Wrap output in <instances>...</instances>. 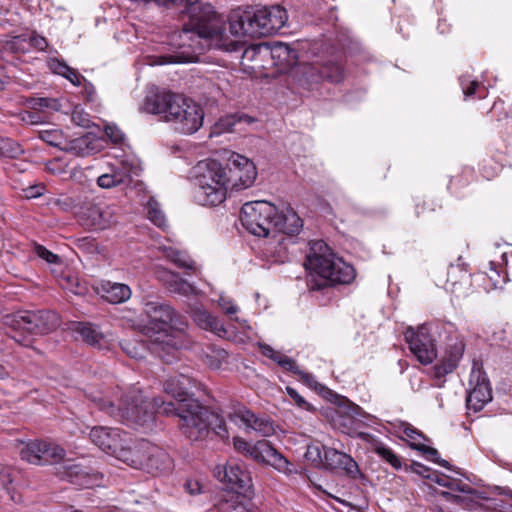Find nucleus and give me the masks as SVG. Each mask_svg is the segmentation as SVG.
<instances>
[{
  "label": "nucleus",
  "instance_id": "f704fd0d",
  "mask_svg": "<svg viewBox=\"0 0 512 512\" xmlns=\"http://www.w3.org/2000/svg\"><path fill=\"white\" fill-rule=\"evenodd\" d=\"M161 250L164 256L173 263H175L177 266L190 270L196 269L195 262L185 251L177 250L173 247L166 246L162 247Z\"/></svg>",
  "mask_w": 512,
  "mask_h": 512
},
{
  "label": "nucleus",
  "instance_id": "37998d69",
  "mask_svg": "<svg viewBox=\"0 0 512 512\" xmlns=\"http://www.w3.org/2000/svg\"><path fill=\"white\" fill-rule=\"evenodd\" d=\"M34 252L38 257L45 260L47 263L58 267L62 266V259L58 255L46 249L44 246L35 245Z\"/></svg>",
  "mask_w": 512,
  "mask_h": 512
},
{
  "label": "nucleus",
  "instance_id": "4be33fe9",
  "mask_svg": "<svg viewBox=\"0 0 512 512\" xmlns=\"http://www.w3.org/2000/svg\"><path fill=\"white\" fill-rule=\"evenodd\" d=\"M333 417V425L342 433L350 434L355 429V422L358 417H363L365 412L363 409L344 398L336 410Z\"/></svg>",
  "mask_w": 512,
  "mask_h": 512
},
{
  "label": "nucleus",
  "instance_id": "bf43d9fd",
  "mask_svg": "<svg viewBox=\"0 0 512 512\" xmlns=\"http://www.w3.org/2000/svg\"><path fill=\"white\" fill-rule=\"evenodd\" d=\"M97 184L99 187L103 189H110L113 187L120 186L116 182L115 176H113L111 172L100 175L97 179Z\"/></svg>",
  "mask_w": 512,
  "mask_h": 512
},
{
  "label": "nucleus",
  "instance_id": "f03ea898",
  "mask_svg": "<svg viewBox=\"0 0 512 512\" xmlns=\"http://www.w3.org/2000/svg\"><path fill=\"white\" fill-rule=\"evenodd\" d=\"M143 109L150 114L162 115L165 121L170 122L182 134H193L203 124L204 112L201 106L170 91L147 95Z\"/></svg>",
  "mask_w": 512,
  "mask_h": 512
},
{
  "label": "nucleus",
  "instance_id": "f3484780",
  "mask_svg": "<svg viewBox=\"0 0 512 512\" xmlns=\"http://www.w3.org/2000/svg\"><path fill=\"white\" fill-rule=\"evenodd\" d=\"M464 348V343L459 340H455L447 345L440 362L432 369V376L436 380L435 386L441 388L445 383L444 377L457 368L463 356Z\"/></svg>",
  "mask_w": 512,
  "mask_h": 512
},
{
  "label": "nucleus",
  "instance_id": "423d86ee",
  "mask_svg": "<svg viewBox=\"0 0 512 512\" xmlns=\"http://www.w3.org/2000/svg\"><path fill=\"white\" fill-rule=\"evenodd\" d=\"M179 418L182 433L191 441L205 440L211 430L222 438L227 437L224 420L195 399L179 405Z\"/></svg>",
  "mask_w": 512,
  "mask_h": 512
},
{
  "label": "nucleus",
  "instance_id": "3c124183",
  "mask_svg": "<svg viewBox=\"0 0 512 512\" xmlns=\"http://www.w3.org/2000/svg\"><path fill=\"white\" fill-rule=\"evenodd\" d=\"M403 433L404 435L409 439L411 440L412 442L410 443V446L414 443H421L420 441L421 440H425V436L424 434L419 431L418 429H416L415 427L409 425V424H406L404 426V429H403Z\"/></svg>",
  "mask_w": 512,
  "mask_h": 512
},
{
  "label": "nucleus",
  "instance_id": "20e7f679",
  "mask_svg": "<svg viewBox=\"0 0 512 512\" xmlns=\"http://www.w3.org/2000/svg\"><path fill=\"white\" fill-rule=\"evenodd\" d=\"M309 245L304 267L310 274L318 276L330 285L353 283L357 273L351 264L337 257L323 240L311 241Z\"/></svg>",
  "mask_w": 512,
  "mask_h": 512
},
{
  "label": "nucleus",
  "instance_id": "c03bdc74",
  "mask_svg": "<svg viewBox=\"0 0 512 512\" xmlns=\"http://www.w3.org/2000/svg\"><path fill=\"white\" fill-rule=\"evenodd\" d=\"M29 105L33 109L44 110H58L60 107L59 102L53 98H32L29 101Z\"/></svg>",
  "mask_w": 512,
  "mask_h": 512
},
{
  "label": "nucleus",
  "instance_id": "774afa93",
  "mask_svg": "<svg viewBox=\"0 0 512 512\" xmlns=\"http://www.w3.org/2000/svg\"><path fill=\"white\" fill-rule=\"evenodd\" d=\"M63 77L68 79L75 86H81L82 81L84 80V77L77 70L71 67L69 72H67Z\"/></svg>",
  "mask_w": 512,
  "mask_h": 512
},
{
  "label": "nucleus",
  "instance_id": "39448f33",
  "mask_svg": "<svg viewBox=\"0 0 512 512\" xmlns=\"http://www.w3.org/2000/svg\"><path fill=\"white\" fill-rule=\"evenodd\" d=\"M3 325L10 329L8 334L17 343L30 346L31 337L44 336L61 325L60 315L53 310L19 311L1 316Z\"/></svg>",
  "mask_w": 512,
  "mask_h": 512
},
{
  "label": "nucleus",
  "instance_id": "4d7b16f0",
  "mask_svg": "<svg viewBox=\"0 0 512 512\" xmlns=\"http://www.w3.org/2000/svg\"><path fill=\"white\" fill-rule=\"evenodd\" d=\"M452 491H458L465 494H475L476 490L472 488L470 485L463 483L458 479L451 478L449 488Z\"/></svg>",
  "mask_w": 512,
  "mask_h": 512
},
{
  "label": "nucleus",
  "instance_id": "e433bc0d",
  "mask_svg": "<svg viewBox=\"0 0 512 512\" xmlns=\"http://www.w3.org/2000/svg\"><path fill=\"white\" fill-rule=\"evenodd\" d=\"M471 275L468 273L466 269L459 265H451L448 269L447 273V283L451 286H464V285H472L471 283Z\"/></svg>",
  "mask_w": 512,
  "mask_h": 512
},
{
  "label": "nucleus",
  "instance_id": "a19ab883",
  "mask_svg": "<svg viewBox=\"0 0 512 512\" xmlns=\"http://www.w3.org/2000/svg\"><path fill=\"white\" fill-rule=\"evenodd\" d=\"M122 350L131 358L142 359L145 357V344L136 340L125 339L120 342Z\"/></svg>",
  "mask_w": 512,
  "mask_h": 512
},
{
  "label": "nucleus",
  "instance_id": "393cba45",
  "mask_svg": "<svg viewBox=\"0 0 512 512\" xmlns=\"http://www.w3.org/2000/svg\"><path fill=\"white\" fill-rule=\"evenodd\" d=\"M146 455L143 458L140 469L148 473L165 472L171 469L172 459L170 455L157 445L149 442Z\"/></svg>",
  "mask_w": 512,
  "mask_h": 512
},
{
  "label": "nucleus",
  "instance_id": "dca6fc26",
  "mask_svg": "<svg viewBox=\"0 0 512 512\" xmlns=\"http://www.w3.org/2000/svg\"><path fill=\"white\" fill-rule=\"evenodd\" d=\"M405 339L411 352L422 364H429L436 358L437 352L434 343L425 326L419 327L417 331L409 328L405 332Z\"/></svg>",
  "mask_w": 512,
  "mask_h": 512
},
{
  "label": "nucleus",
  "instance_id": "bb28decb",
  "mask_svg": "<svg viewBox=\"0 0 512 512\" xmlns=\"http://www.w3.org/2000/svg\"><path fill=\"white\" fill-rule=\"evenodd\" d=\"M193 386V381L184 374H175L168 377L163 383V391L172 398L179 401V405L188 402L191 398L190 390Z\"/></svg>",
  "mask_w": 512,
  "mask_h": 512
},
{
  "label": "nucleus",
  "instance_id": "9d476101",
  "mask_svg": "<svg viewBox=\"0 0 512 512\" xmlns=\"http://www.w3.org/2000/svg\"><path fill=\"white\" fill-rule=\"evenodd\" d=\"M231 190L239 191L251 187L257 178V169L249 158L232 153L224 166Z\"/></svg>",
  "mask_w": 512,
  "mask_h": 512
},
{
  "label": "nucleus",
  "instance_id": "0e129e2a",
  "mask_svg": "<svg viewBox=\"0 0 512 512\" xmlns=\"http://www.w3.org/2000/svg\"><path fill=\"white\" fill-rule=\"evenodd\" d=\"M426 478L431 479L432 481L436 482L438 485L449 488L450 485V479L451 477L446 476L444 474H437L436 472L428 473L426 475Z\"/></svg>",
  "mask_w": 512,
  "mask_h": 512
},
{
  "label": "nucleus",
  "instance_id": "338daca9",
  "mask_svg": "<svg viewBox=\"0 0 512 512\" xmlns=\"http://www.w3.org/2000/svg\"><path fill=\"white\" fill-rule=\"evenodd\" d=\"M59 285L61 288H67L69 286H79L80 283L78 281V278L76 276H74L70 271L63 275L60 282H59Z\"/></svg>",
  "mask_w": 512,
  "mask_h": 512
},
{
  "label": "nucleus",
  "instance_id": "58836bf2",
  "mask_svg": "<svg viewBox=\"0 0 512 512\" xmlns=\"http://www.w3.org/2000/svg\"><path fill=\"white\" fill-rule=\"evenodd\" d=\"M97 295L111 304H120L131 297V290H96Z\"/></svg>",
  "mask_w": 512,
  "mask_h": 512
},
{
  "label": "nucleus",
  "instance_id": "603ef678",
  "mask_svg": "<svg viewBox=\"0 0 512 512\" xmlns=\"http://www.w3.org/2000/svg\"><path fill=\"white\" fill-rule=\"evenodd\" d=\"M411 448L422 452L431 461L436 462V460L439 458L438 450L425 444L414 443L411 445Z\"/></svg>",
  "mask_w": 512,
  "mask_h": 512
},
{
  "label": "nucleus",
  "instance_id": "2f4dec72",
  "mask_svg": "<svg viewBox=\"0 0 512 512\" xmlns=\"http://www.w3.org/2000/svg\"><path fill=\"white\" fill-rule=\"evenodd\" d=\"M140 171L139 165L135 161H121L118 166H113L110 172L115 176L116 182L121 185L131 183L134 176H138Z\"/></svg>",
  "mask_w": 512,
  "mask_h": 512
},
{
  "label": "nucleus",
  "instance_id": "2eb2a0df",
  "mask_svg": "<svg viewBox=\"0 0 512 512\" xmlns=\"http://www.w3.org/2000/svg\"><path fill=\"white\" fill-rule=\"evenodd\" d=\"M303 75L311 83L329 81L340 83L345 76L342 64L333 60L313 61L303 65Z\"/></svg>",
  "mask_w": 512,
  "mask_h": 512
},
{
  "label": "nucleus",
  "instance_id": "cd10ccee",
  "mask_svg": "<svg viewBox=\"0 0 512 512\" xmlns=\"http://www.w3.org/2000/svg\"><path fill=\"white\" fill-rule=\"evenodd\" d=\"M302 227L303 221L291 207L286 206L281 211L277 209L274 219V231L294 235L298 234Z\"/></svg>",
  "mask_w": 512,
  "mask_h": 512
},
{
  "label": "nucleus",
  "instance_id": "a18cd8bd",
  "mask_svg": "<svg viewBox=\"0 0 512 512\" xmlns=\"http://www.w3.org/2000/svg\"><path fill=\"white\" fill-rule=\"evenodd\" d=\"M217 303H218V306L221 308V310L231 317L233 315H236L237 312L239 311V308L234 303V301L231 298H229L223 294L219 295V297L217 299Z\"/></svg>",
  "mask_w": 512,
  "mask_h": 512
},
{
  "label": "nucleus",
  "instance_id": "1a4fd4ad",
  "mask_svg": "<svg viewBox=\"0 0 512 512\" xmlns=\"http://www.w3.org/2000/svg\"><path fill=\"white\" fill-rule=\"evenodd\" d=\"M277 207L267 201L247 202L241 209V223L251 234L267 237L274 231Z\"/></svg>",
  "mask_w": 512,
  "mask_h": 512
},
{
  "label": "nucleus",
  "instance_id": "f257e3e1",
  "mask_svg": "<svg viewBox=\"0 0 512 512\" xmlns=\"http://www.w3.org/2000/svg\"><path fill=\"white\" fill-rule=\"evenodd\" d=\"M95 406L106 412L115 420L131 426H148L154 421L155 413L179 417V401L165 402L161 397H155L152 403L144 399L142 393L131 392L119 401L118 406L103 398H94Z\"/></svg>",
  "mask_w": 512,
  "mask_h": 512
},
{
  "label": "nucleus",
  "instance_id": "de8ad7c7",
  "mask_svg": "<svg viewBox=\"0 0 512 512\" xmlns=\"http://www.w3.org/2000/svg\"><path fill=\"white\" fill-rule=\"evenodd\" d=\"M286 392L291 398V400L301 409L310 411L312 410V405L308 403L297 391L296 389L287 386Z\"/></svg>",
  "mask_w": 512,
  "mask_h": 512
},
{
  "label": "nucleus",
  "instance_id": "6e6d98bb",
  "mask_svg": "<svg viewBox=\"0 0 512 512\" xmlns=\"http://www.w3.org/2000/svg\"><path fill=\"white\" fill-rule=\"evenodd\" d=\"M72 121L81 127L88 128L90 127L91 120L89 119L88 115L81 109L75 108L72 112Z\"/></svg>",
  "mask_w": 512,
  "mask_h": 512
},
{
  "label": "nucleus",
  "instance_id": "680f3d73",
  "mask_svg": "<svg viewBox=\"0 0 512 512\" xmlns=\"http://www.w3.org/2000/svg\"><path fill=\"white\" fill-rule=\"evenodd\" d=\"M233 445L238 452L243 453L244 455H247L252 458L253 445H251L250 443H248L247 441L240 437L234 438Z\"/></svg>",
  "mask_w": 512,
  "mask_h": 512
},
{
  "label": "nucleus",
  "instance_id": "09e8293b",
  "mask_svg": "<svg viewBox=\"0 0 512 512\" xmlns=\"http://www.w3.org/2000/svg\"><path fill=\"white\" fill-rule=\"evenodd\" d=\"M105 134L115 144H121L125 139L124 133L114 124L105 126Z\"/></svg>",
  "mask_w": 512,
  "mask_h": 512
},
{
  "label": "nucleus",
  "instance_id": "052dcab7",
  "mask_svg": "<svg viewBox=\"0 0 512 512\" xmlns=\"http://www.w3.org/2000/svg\"><path fill=\"white\" fill-rule=\"evenodd\" d=\"M291 373L295 374V375H298L299 376V380L301 382H303L305 385H307L308 387H313V388H316L317 387V381L315 380L314 376L312 374H309V373H306V372H303L299 367L298 365L296 364V370L294 371H290Z\"/></svg>",
  "mask_w": 512,
  "mask_h": 512
},
{
  "label": "nucleus",
  "instance_id": "c756f323",
  "mask_svg": "<svg viewBox=\"0 0 512 512\" xmlns=\"http://www.w3.org/2000/svg\"><path fill=\"white\" fill-rule=\"evenodd\" d=\"M359 437L371 445V449L384 461L389 463L394 469L401 468V459L386 445L379 441L374 435L361 432Z\"/></svg>",
  "mask_w": 512,
  "mask_h": 512
},
{
  "label": "nucleus",
  "instance_id": "13d9d810",
  "mask_svg": "<svg viewBox=\"0 0 512 512\" xmlns=\"http://www.w3.org/2000/svg\"><path fill=\"white\" fill-rule=\"evenodd\" d=\"M460 85L462 87L463 93L466 97H470L474 95L476 88L479 87V83L475 80H469L467 77L462 76L460 78Z\"/></svg>",
  "mask_w": 512,
  "mask_h": 512
},
{
  "label": "nucleus",
  "instance_id": "6e6552de",
  "mask_svg": "<svg viewBox=\"0 0 512 512\" xmlns=\"http://www.w3.org/2000/svg\"><path fill=\"white\" fill-rule=\"evenodd\" d=\"M224 165L212 160L200 162L195 167V198L203 206H215L222 203L229 184Z\"/></svg>",
  "mask_w": 512,
  "mask_h": 512
},
{
  "label": "nucleus",
  "instance_id": "72a5a7b5",
  "mask_svg": "<svg viewBox=\"0 0 512 512\" xmlns=\"http://www.w3.org/2000/svg\"><path fill=\"white\" fill-rule=\"evenodd\" d=\"M259 349L262 355L265 357L270 358L274 362H276L279 366H281L283 369L287 371H294L296 370V362L290 357H287L286 355L275 351L270 345L268 344H259Z\"/></svg>",
  "mask_w": 512,
  "mask_h": 512
},
{
  "label": "nucleus",
  "instance_id": "864d4df0",
  "mask_svg": "<svg viewBox=\"0 0 512 512\" xmlns=\"http://www.w3.org/2000/svg\"><path fill=\"white\" fill-rule=\"evenodd\" d=\"M441 495L449 502L455 503L457 505L472 508L474 502L472 500H468L466 497L452 494L450 492L443 491Z\"/></svg>",
  "mask_w": 512,
  "mask_h": 512
},
{
  "label": "nucleus",
  "instance_id": "69168bd1",
  "mask_svg": "<svg viewBox=\"0 0 512 512\" xmlns=\"http://www.w3.org/2000/svg\"><path fill=\"white\" fill-rule=\"evenodd\" d=\"M27 40L29 43V47H34L40 51L44 50L47 47V41L42 36L32 35Z\"/></svg>",
  "mask_w": 512,
  "mask_h": 512
},
{
  "label": "nucleus",
  "instance_id": "473e14b6",
  "mask_svg": "<svg viewBox=\"0 0 512 512\" xmlns=\"http://www.w3.org/2000/svg\"><path fill=\"white\" fill-rule=\"evenodd\" d=\"M244 493L226 492L217 504L219 512H247L244 503Z\"/></svg>",
  "mask_w": 512,
  "mask_h": 512
},
{
  "label": "nucleus",
  "instance_id": "b1692460",
  "mask_svg": "<svg viewBox=\"0 0 512 512\" xmlns=\"http://www.w3.org/2000/svg\"><path fill=\"white\" fill-rule=\"evenodd\" d=\"M129 440L128 436H126L122 445H120L113 456L133 468L140 469L141 465H143L142 461L146 455V446H148L149 442L141 440L134 443L133 446H129Z\"/></svg>",
  "mask_w": 512,
  "mask_h": 512
},
{
  "label": "nucleus",
  "instance_id": "6ab92c4d",
  "mask_svg": "<svg viewBox=\"0 0 512 512\" xmlns=\"http://www.w3.org/2000/svg\"><path fill=\"white\" fill-rule=\"evenodd\" d=\"M216 475L229 485L231 492L247 493L252 486L249 472L235 462H229L225 467L218 468Z\"/></svg>",
  "mask_w": 512,
  "mask_h": 512
},
{
  "label": "nucleus",
  "instance_id": "a211bd4d",
  "mask_svg": "<svg viewBox=\"0 0 512 512\" xmlns=\"http://www.w3.org/2000/svg\"><path fill=\"white\" fill-rule=\"evenodd\" d=\"M228 418L236 424H243L247 429L253 430L262 436L273 434L274 427L270 419L258 417L245 406L238 405L228 413Z\"/></svg>",
  "mask_w": 512,
  "mask_h": 512
},
{
  "label": "nucleus",
  "instance_id": "aec40b11",
  "mask_svg": "<svg viewBox=\"0 0 512 512\" xmlns=\"http://www.w3.org/2000/svg\"><path fill=\"white\" fill-rule=\"evenodd\" d=\"M252 459L268 464L285 474L292 472L290 462L266 440H260L253 444Z\"/></svg>",
  "mask_w": 512,
  "mask_h": 512
},
{
  "label": "nucleus",
  "instance_id": "c9c22d12",
  "mask_svg": "<svg viewBox=\"0 0 512 512\" xmlns=\"http://www.w3.org/2000/svg\"><path fill=\"white\" fill-rule=\"evenodd\" d=\"M251 122L250 117L246 115H228L221 118L215 125L214 133L234 132L237 131V126L242 122Z\"/></svg>",
  "mask_w": 512,
  "mask_h": 512
},
{
  "label": "nucleus",
  "instance_id": "8fccbe9b",
  "mask_svg": "<svg viewBox=\"0 0 512 512\" xmlns=\"http://www.w3.org/2000/svg\"><path fill=\"white\" fill-rule=\"evenodd\" d=\"M214 355H207V363L212 368H219L221 363L226 361L228 353L224 349H217L213 351Z\"/></svg>",
  "mask_w": 512,
  "mask_h": 512
},
{
  "label": "nucleus",
  "instance_id": "412c9836",
  "mask_svg": "<svg viewBox=\"0 0 512 512\" xmlns=\"http://www.w3.org/2000/svg\"><path fill=\"white\" fill-rule=\"evenodd\" d=\"M89 436L102 451L113 456L128 434L118 428L96 426L91 429Z\"/></svg>",
  "mask_w": 512,
  "mask_h": 512
},
{
  "label": "nucleus",
  "instance_id": "ea45409f",
  "mask_svg": "<svg viewBox=\"0 0 512 512\" xmlns=\"http://www.w3.org/2000/svg\"><path fill=\"white\" fill-rule=\"evenodd\" d=\"M23 154L21 145L10 138H0V155L6 158H18Z\"/></svg>",
  "mask_w": 512,
  "mask_h": 512
},
{
  "label": "nucleus",
  "instance_id": "4468645a",
  "mask_svg": "<svg viewBox=\"0 0 512 512\" xmlns=\"http://www.w3.org/2000/svg\"><path fill=\"white\" fill-rule=\"evenodd\" d=\"M78 221L89 229H106L116 222L115 208L105 204L86 203L78 212Z\"/></svg>",
  "mask_w": 512,
  "mask_h": 512
},
{
  "label": "nucleus",
  "instance_id": "ddd939ff",
  "mask_svg": "<svg viewBox=\"0 0 512 512\" xmlns=\"http://www.w3.org/2000/svg\"><path fill=\"white\" fill-rule=\"evenodd\" d=\"M55 475L62 481H67L80 488H91L98 485L102 476L91 472L89 467L78 464L72 460H65L55 466Z\"/></svg>",
  "mask_w": 512,
  "mask_h": 512
},
{
  "label": "nucleus",
  "instance_id": "4c0bfd02",
  "mask_svg": "<svg viewBox=\"0 0 512 512\" xmlns=\"http://www.w3.org/2000/svg\"><path fill=\"white\" fill-rule=\"evenodd\" d=\"M147 215L152 223L159 228L164 229L166 227V217L160 208V204L153 198H150L147 204Z\"/></svg>",
  "mask_w": 512,
  "mask_h": 512
},
{
  "label": "nucleus",
  "instance_id": "e2e57ef3",
  "mask_svg": "<svg viewBox=\"0 0 512 512\" xmlns=\"http://www.w3.org/2000/svg\"><path fill=\"white\" fill-rule=\"evenodd\" d=\"M49 67L53 73L61 75V76H64L67 72H69V69H70V67L66 63H64L58 59L51 60L49 62Z\"/></svg>",
  "mask_w": 512,
  "mask_h": 512
},
{
  "label": "nucleus",
  "instance_id": "79ce46f5",
  "mask_svg": "<svg viewBox=\"0 0 512 512\" xmlns=\"http://www.w3.org/2000/svg\"><path fill=\"white\" fill-rule=\"evenodd\" d=\"M29 43L25 36H15L4 44V49L12 53H24L28 50Z\"/></svg>",
  "mask_w": 512,
  "mask_h": 512
},
{
  "label": "nucleus",
  "instance_id": "f8f14e48",
  "mask_svg": "<svg viewBox=\"0 0 512 512\" xmlns=\"http://www.w3.org/2000/svg\"><path fill=\"white\" fill-rule=\"evenodd\" d=\"M492 400V389L485 372L476 364L473 365L469 376V390L466 405L469 410L478 412Z\"/></svg>",
  "mask_w": 512,
  "mask_h": 512
},
{
  "label": "nucleus",
  "instance_id": "c85d7f7f",
  "mask_svg": "<svg viewBox=\"0 0 512 512\" xmlns=\"http://www.w3.org/2000/svg\"><path fill=\"white\" fill-rule=\"evenodd\" d=\"M269 53L280 70L289 69L297 64V51L286 43L275 42L269 49Z\"/></svg>",
  "mask_w": 512,
  "mask_h": 512
},
{
  "label": "nucleus",
  "instance_id": "a878e982",
  "mask_svg": "<svg viewBox=\"0 0 512 512\" xmlns=\"http://www.w3.org/2000/svg\"><path fill=\"white\" fill-rule=\"evenodd\" d=\"M66 331L71 332L75 338L80 337L85 343L97 348H103L104 335L99 328L89 322L71 321L66 323Z\"/></svg>",
  "mask_w": 512,
  "mask_h": 512
},
{
  "label": "nucleus",
  "instance_id": "49530a36",
  "mask_svg": "<svg viewBox=\"0 0 512 512\" xmlns=\"http://www.w3.org/2000/svg\"><path fill=\"white\" fill-rule=\"evenodd\" d=\"M491 269L488 278L493 288H501L507 282L506 275L502 276L500 271L496 269L495 262L491 261Z\"/></svg>",
  "mask_w": 512,
  "mask_h": 512
},
{
  "label": "nucleus",
  "instance_id": "5701e85b",
  "mask_svg": "<svg viewBox=\"0 0 512 512\" xmlns=\"http://www.w3.org/2000/svg\"><path fill=\"white\" fill-rule=\"evenodd\" d=\"M323 463L331 470H343L350 477L356 478L360 470L356 461L348 454L334 448L323 447Z\"/></svg>",
  "mask_w": 512,
  "mask_h": 512
},
{
  "label": "nucleus",
  "instance_id": "9b49d317",
  "mask_svg": "<svg viewBox=\"0 0 512 512\" xmlns=\"http://www.w3.org/2000/svg\"><path fill=\"white\" fill-rule=\"evenodd\" d=\"M65 454L62 447L46 440L31 441L20 452L21 458L31 464L55 466L62 463Z\"/></svg>",
  "mask_w": 512,
  "mask_h": 512
},
{
  "label": "nucleus",
  "instance_id": "0eeeda50",
  "mask_svg": "<svg viewBox=\"0 0 512 512\" xmlns=\"http://www.w3.org/2000/svg\"><path fill=\"white\" fill-rule=\"evenodd\" d=\"M149 318L144 333L155 343L170 347L178 345L177 338L183 333L185 323L167 304L150 301L145 304Z\"/></svg>",
  "mask_w": 512,
  "mask_h": 512
},
{
  "label": "nucleus",
  "instance_id": "7ed1b4c3",
  "mask_svg": "<svg viewBox=\"0 0 512 512\" xmlns=\"http://www.w3.org/2000/svg\"><path fill=\"white\" fill-rule=\"evenodd\" d=\"M288 20L287 11L281 6L237 8L229 17V28L238 38L269 36L283 28Z\"/></svg>",
  "mask_w": 512,
  "mask_h": 512
},
{
  "label": "nucleus",
  "instance_id": "7c9ffc66",
  "mask_svg": "<svg viewBox=\"0 0 512 512\" xmlns=\"http://www.w3.org/2000/svg\"><path fill=\"white\" fill-rule=\"evenodd\" d=\"M190 313L199 327L212 332L225 331L220 321L216 317H213L202 305L198 303L190 305Z\"/></svg>",
  "mask_w": 512,
  "mask_h": 512
},
{
  "label": "nucleus",
  "instance_id": "5fc2aeb1",
  "mask_svg": "<svg viewBox=\"0 0 512 512\" xmlns=\"http://www.w3.org/2000/svg\"><path fill=\"white\" fill-rule=\"evenodd\" d=\"M87 146V139L85 138H77L72 140L67 144V147H65L66 151L72 152L75 155H83L84 154V147Z\"/></svg>",
  "mask_w": 512,
  "mask_h": 512
}]
</instances>
